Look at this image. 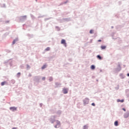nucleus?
<instances>
[{
    "mask_svg": "<svg viewBox=\"0 0 129 129\" xmlns=\"http://www.w3.org/2000/svg\"><path fill=\"white\" fill-rule=\"evenodd\" d=\"M17 74H18V75L20 76L21 75V73H18Z\"/></svg>",
    "mask_w": 129,
    "mask_h": 129,
    "instance_id": "22",
    "label": "nucleus"
},
{
    "mask_svg": "<svg viewBox=\"0 0 129 129\" xmlns=\"http://www.w3.org/2000/svg\"><path fill=\"white\" fill-rule=\"evenodd\" d=\"M45 51H50V47H48L45 49Z\"/></svg>",
    "mask_w": 129,
    "mask_h": 129,
    "instance_id": "12",
    "label": "nucleus"
},
{
    "mask_svg": "<svg viewBox=\"0 0 129 129\" xmlns=\"http://www.w3.org/2000/svg\"><path fill=\"white\" fill-rule=\"evenodd\" d=\"M16 43V40H14L13 42V44H15Z\"/></svg>",
    "mask_w": 129,
    "mask_h": 129,
    "instance_id": "21",
    "label": "nucleus"
},
{
    "mask_svg": "<svg viewBox=\"0 0 129 129\" xmlns=\"http://www.w3.org/2000/svg\"><path fill=\"white\" fill-rule=\"evenodd\" d=\"M12 129H17V127H13Z\"/></svg>",
    "mask_w": 129,
    "mask_h": 129,
    "instance_id": "27",
    "label": "nucleus"
},
{
    "mask_svg": "<svg viewBox=\"0 0 129 129\" xmlns=\"http://www.w3.org/2000/svg\"><path fill=\"white\" fill-rule=\"evenodd\" d=\"M127 76H129V74H128V73L127 74Z\"/></svg>",
    "mask_w": 129,
    "mask_h": 129,
    "instance_id": "28",
    "label": "nucleus"
},
{
    "mask_svg": "<svg viewBox=\"0 0 129 129\" xmlns=\"http://www.w3.org/2000/svg\"><path fill=\"white\" fill-rule=\"evenodd\" d=\"M91 68L92 69V70H94V69H95V66L92 65L91 66Z\"/></svg>",
    "mask_w": 129,
    "mask_h": 129,
    "instance_id": "9",
    "label": "nucleus"
},
{
    "mask_svg": "<svg viewBox=\"0 0 129 129\" xmlns=\"http://www.w3.org/2000/svg\"><path fill=\"white\" fill-rule=\"evenodd\" d=\"M101 49L102 50H103V49H105V48H106V46H101Z\"/></svg>",
    "mask_w": 129,
    "mask_h": 129,
    "instance_id": "11",
    "label": "nucleus"
},
{
    "mask_svg": "<svg viewBox=\"0 0 129 129\" xmlns=\"http://www.w3.org/2000/svg\"><path fill=\"white\" fill-rule=\"evenodd\" d=\"M61 44L64 45V47H67V44L66 43V40H65V39L61 40Z\"/></svg>",
    "mask_w": 129,
    "mask_h": 129,
    "instance_id": "2",
    "label": "nucleus"
},
{
    "mask_svg": "<svg viewBox=\"0 0 129 129\" xmlns=\"http://www.w3.org/2000/svg\"><path fill=\"white\" fill-rule=\"evenodd\" d=\"M128 117V114H125L124 115V117H125V118H126V117Z\"/></svg>",
    "mask_w": 129,
    "mask_h": 129,
    "instance_id": "17",
    "label": "nucleus"
},
{
    "mask_svg": "<svg viewBox=\"0 0 129 129\" xmlns=\"http://www.w3.org/2000/svg\"><path fill=\"white\" fill-rule=\"evenodd\" d=\"M10 110H12V111H15L17 110V107H11L10 108Z\"/></svg>",
    "mask_w": 129,
    "mask_h": 129,
    "instance_id": "3",
    "label": "nucleus"
},
{
    "mask_svg": "<svg viewBox=\"0 0 129 129\" xmlns=\"http://www.w3.org/2000/svg\"><path fill=\"white\" fill-rule=\"evenodd\" d=\"M45 77H43V78H42V80H45Z\"/></svg>",
    "mask_w": 129,
    "mask_h": 129,
    "instance_id": "23",
    "label": "nucleus"
},
{
    "mask_svg": "<svg viewBox=\"0 0 129 129\" xmlns=\"http://www.w3.org/2000/svg\"><path fill=\"white\" fill-rule=\"evenodd\" d=\"M98 42H101V40H98Z\"/></svg>",
    "mask_w": 129,
    "mask_h": 129,
    "instance_id": "26",
    "label": "nucleus"
},
{
    "mask_svg": "<svg viewBox=\"0 0 129 129\" xmlns=\"http://www.w3.org/2000/svg\"><path fill=\"white\" fill-rule=\"evenodd\" d=\"M92 105H93V106H95V104L94 103H92Z\"/></svg>",
    "mask_w": 129,
    "mask_h": 129,
    "instance_id": "20",
    "label": "nucleus"
},
{
    "mask_svg": "<svg viewBox=\"0 0 129 129\" xmlns=\"http://www.w3.org/2000/svg\"><path fill=\"white\" fill-rule=\"evenodd\" d=\"M123 110H124V111H125V109H124V108H122Z\"/></svg>",
    "mask_w": 129,
    "mask_h": 129,
    "instance_id": "25",
    "label": "nucleus"
},
{
    "mask_svg": "<svg viewBox=\"0 0 129 129\" xmlns=\"http://www.w3.org/2000/svg\"><path fill=\"white\" fill-rule=\"evenodd\" d=\"M114 125L115 126H117V125H118V121H115V122H114Z\"/></svg>",
    "mask_w": 129,
    "mask_h": 129,
    "instance_id": "7",
    "label": "nucleus"
},
{
    "mask_svg": "<svg viewBox=\"0 0 129 129\" xmlns=\"http://www.w3.org/2000/svg\"><path fill=\"white\" fill-rule=\"evenodd\" d=\"M56 125H55L54 126V127L55 128H57V127H60V125L61 124V122H60V121L59 120H56Z\"/></svg>",
    "mask_w": 129,
    "mask_h": 129,
    "instance_id": "1",
    "label": "nucleus"
},
{
    "mask_svg": "<svg viewBox=\"0 0 129 129\" xmlns=\"http://www.w3.org/2000/svg\"><path fill=\"white\" fill-rule=\"evenodd\" d=\"M84 103L85 104L88 103V99H86L84 101Z\"/></svg>",
    "mask_w": 129,
    "mask_h": 129,
    "instance_id": "8",
    "label": "nucleus"
},
{
    "mask_svg": "<svg viewBox=\"0 0 129 129\" xmlns=\"http://www.w3.org/2000/svg\"><path fill=\"white\" fill-rule=\"evenodd\" d=\"M45 68H46V65H44V66L42 67V69H45Z\"/></svg>",
    "mask_w": 129,
    "mask_h": 129,
    "instance_id": "18",
    "label": "nucleus"
},
{
    "mask_svg": "<svg viewBox=\"0 0 129 129\" xmlns=\"http://www.w3.org/2000/svg\"><path fill=\"white\" fill-rule=\"evenodd\" d=\"M117 102H123V101H124V100L122 99V100H120V99H117Z\"/></svg>",
    "mask_w": 129,
    "mask_h": 129,
    "instance_id": "6",
    "label": "nucleus"
},
{
    "mask_svg": "<svg viewBox=\"0 0 129 129\" xmlns=\"http://www.w3.org/2000/svg\"><path fill=\"white\" fill-rule=\"evenodd\" d=\"M118 68L120 69H120H121V67H120V64H118Z\"/></svg>",
    "mask_w": 129,
    "mask_h": 129,
    "instance_id": "19",
    "label": "nucleus"
},
{
    "mask_svg": "<svg viewBox=\"0 0 129 129\" xmlns=\"http://www.w3.org/2000/svg\"><path fill=\"white\" fill-rule=\"evenodd\" d=\"M49 81H53V78L50 77L49 79Z\"/></svg>",
    "mask_w": 129,
    "mask_h": 129,
    "instance_id": "15",
    "label": "nucleus"
},
{
    "mask_svg": "<svg viewBox=\"0 0 129 129\" xmlns=\"http://www.w3.org/2000/svg\"><path fill=\"white\" fill-rule=\"evenodd\" d=\"M97 58L99 59V60H102V57H101V56H100L99 55L97 56Z\"/></svg>",
    "mask_w": 129,
    "mask_h": 129,
    "instance_id": "5",
    "label": "nucleus"
},
{
    "mask_svg": "<svg viewBox=\"0 0 129 129\" xmlns=\"http://www.w3.org/2000/svg\"><path fill=\"white\" fill-rule=\"evenodd\" d=\"M51 123H54V120H51Z\"/></svg>",
    "mask_w": 129,
    "mask_h": 129,
    "instance_id": "24",
    "label": "nucleus"
},
{
    "mask_svg": "<svg viewBox=\"0 0 129 129\" xmlns=\"http://www.w3.org/2000/svg\"><path fill=\"white\" fill-rule=\"evenodd\" d=\"M6 82H3L1 83V85L2 86H4L6 84Z\"/></svg>",
    "mask_w": 129,
    "mask_h": 129,
    "instance_id": "10",
    "label": "nucleus"
},
{
    "mask_svg": "<svg viewBox=\"0 0 129 129\" xmlns=\"http://www.w3.org/2000/svg\"><path fill=\"white\" fill-rule=\"evenodd\" d=\"M88 128V126L87 125H85L84 126V129H87Z\"/></svg>",
    "mask_w": 129,
    "mask_h": 129,
    "instance_id": "13",
    "label": "nucleus"
},
{
    "mask_svg": "<svg viewBox=\"0 0 129 129\" xmlns=\"http://www.w3.org/2000/svg\"><path fill=\"white\" fill-rule=\"evenodd\" d=\"M22 19H27V16H23V17H22Z\"/></svg>",
    "mask_w": 129,
    "mask_h": 129,
    "instance_id": "14",
    "label": "nucleus"
},
{
    "mask_svg": "<svg viewBox=\"0 0 129 129\" xmlns=\"http://www.w3.org/2000/svg\"><path fill=\"white\" fill-rule=\"evenodd\" d=\"M93 32H94L93 30H91L90 31V34H93Z\"/></svg>",
    "mask_w": 129,
    "mask_h": 129,
    "instance_id": "16",
    "label": "nucleus"
},
{
    "mask_svg": "<svg viewBox=\"0 0 129 129\" xmlns=\"http://www.w3.org/2000/svg\"><path fill=\"white\" fill-rule=\"evenodd\" d=\"M63 93H64V94H66L68 93V90L66 89H63Z\"/></svg>",
    "mask_w": 129,
    "mask_h": 129,
    "instance_id": "4",
    "label": "nucleus"
}]
</instances>
